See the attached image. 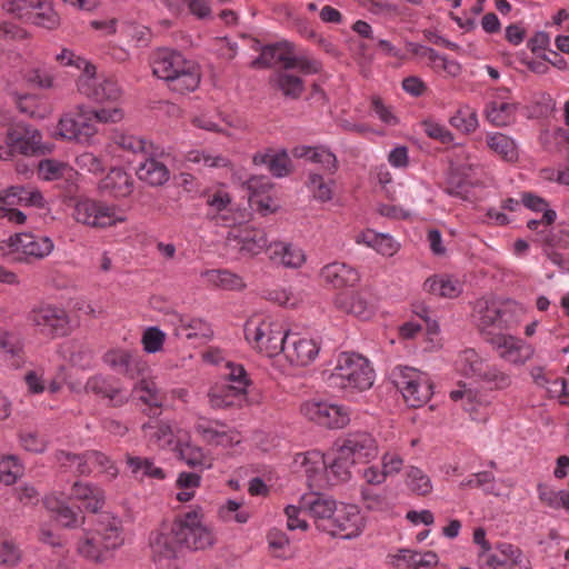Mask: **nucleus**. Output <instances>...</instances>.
<instances>
[{"instance_id": "obj_55", "label": "nucleus", "mask_w": 569, "mask_h": 569, "mask_svg": "<svg viewBox=\"0 0 569 569\" xmlns=\"http://www.w3.org/2000/svg\"><path fill=\"white\" fill-rule=\"evenodd\" d=\"M201 477L198 472H180L176 485L180 489L177 499L181 502L190 501L194 496V489L200 486Z\"/></svg>"}, {"instance_id": "obj_6", "label": "nucleus", "mask_w": 569, "mask_h": 569, "mask_svg": "<svg viewBox=\"0 0 569 569\" xmlns=\"http://www.w3.org/2000/svg\"><path fill=\"white\" fill-rule=\"evenodd\" d=\"M72 216L77 222L91 228H108L127 220L120 207L89 198L76 203Z\"/></svg>"}, {"instance_id": "obj_43", "label": "nucleus", "mask_w": 569, "mask_h": 569, "mask_svg": "<svg viewBox=\"0 0 569 569\" xmlns=\"http://www.w3.org/2000/svg\"><path fill=\"white\" fill-rule=\"evenodd\" d=\"M306 186L313 199L320 202H328L333 198V186L332 179H326L322 174L310 171Z\"/></svg>"}, {"instance_id": "obj_47", "label": "nucleus", "mask_w": 569, "mask_h": 569, "mask_svg": "<svg viewBox=\"0 0 569 569\" xmlns=\"http://www.w3.org/2000/svg\"><path fill=\"white\" fill-rule=\"evenodd\" d=\"M522 204L531 211L542 212L541 221L546 226L552 224L557 219V212L549 208V203L546 199L532 193L523 192L521 194Z\"/></svg>"}, {"instance_id": "obj_19", "label": "nucleus", "mask_w": 569, "mask_h": 569, "mask_svg": "<svg viewBox=\"0 0 569 569\" xmlns=\"http://www.w3.org/2000/svg\"><path fill=\"white\" fill-rule=\"evenodd\" d=\"M9 247L11 252L19 254L21 258L42 259L52 252L53 241L46 236L23 232L10 237Z\"/></svg>"}, {"instance_id": "obj_41", "label": "nucleus", "mask_w": 569, "mask_h": 569, "mask_svg": "<svg viewBox=\"0 0 569 569\" xmlns=\"http://www.w3.org/2000/svg\"><path fill=\"white\" fill-rule=\"evenodd\" d=\"M271 83L290 99H298L305 90L302 79L288 72L287 69L278 72L271 79Z\"/></svg>"}, {"instance_id": "obj_39", "label": "nucleus", "mask_w": 569, "mask_h": 569, "mask_svg": "<svg viewBox=\"0 0 569 569\" xmlns=\"http://www.w3.org/2000/svg\"><path fill=\"white\" fill-rule=\"evenodd\" d=\"M487 144L496 154L505 161L516 162L519 158V151L516 142L508 136L495 132L487 137Z\"/></svg>"}, {"instance_id": "obj_1", "label": "nucleus", "mask_w": 569, "mask_h": 569, "mask_svg": "<svg viewBox=\"0 0 569 569\" xmlns=\"http://www.w3.org/2000/svg\"><path fill=\"white\" fill-rule=\"evenodd\" d=\"M213 543L211 529L203 525L202 515L196 510L178 517L170 526H161L149 537L152 560L160 567L174 559L180 548L203 550Z\"/></svg>"}, {"instance_id": "obj_35", "label": "nucleus", "mask_w": 569, "mask_h": 569, "mask_svg": "<svg viewBox=\"0 0 569 569\" xmlns=\"http://www.w3.org/2000/svg\"><path fill=\"white\" fill-rule=\"evenodd\" d=\"M356 463L348 458L343 457L342 451L337 448L333 457L327 456V475L328 480L333 485L347 482L351 479V467Z\"/></svg>"}, {"instance_id": "obj_4", "label": "nucleus", "mask_w": 569, "mask_h": 569, "mask_svg": "<svg viewBox=\"0 0 569 569\" xmlns=\"http://www.w3.org/2000/svg\"><path fill=\"white\" fill-rule=\"evenodd\" d=\"M375 371L369 361L357 353H341L333 372L329 377V386L341 390L363 391L373 385Z\"/></svg>"}, {"instance_id": "obj_60", "label": "nucleus", "mask_w": 569, "mask_h": 569, "mask_svg": "<svg viewBox=\"0 0 569 569\" xmlns=\"http://www.w3.org/2000/svg\"><path fill=\"white\" fill-rule=\"evenodd\" d=\"M407 485L413 492H416L419 496H426L432 489L429 477L426 473H423L422 470L416 467H411L408 470Z\"/></svg>"}, {"instance_id": "obj_28", "label": "nucleus", "mask_w": 569, "mask_h": 569, "mask_svg": "<svg viewBox=\"0 0 569 569\" xmlns=\"http://www.w3.org/2000/svg\"><path fill=\"white\" fill-rule=\"evenodd\" d=\"M99 188L102 192L110 194L113 198H127L134 188V182L131 176L121 168H113L100 181Z\"/></svg>"}, {"instance_id": "obj_29", "label": "nucleus", "mask_w": 569, "mask_h": 569, "mask_svg": "<svg viewBox=\"0 0 569 569\" xmlns=\"http://www.w3.org/2000/svg\"><path fill=\"white\" fill-rule=\"evenodd\" d=\"M293 46L291 42L282 41L262 48L260 56L252 61V67H271L282 62L284 69H290V54Z\"/></svg>"}, {"instance_id": "obj_56", "label": "nucleus", "mask_w": 569, "mask_h": 569, "mask_svg": "<svg viewBox=\"0 0 569 569\" xmlns=\"http://www.w3.org/2000/svg\"><path fill=\"white\" fill-rule=\"evenodd\" d=\"M56 61L62 67H74L81 76H87L93 70V64L87 59L76 54L72 50L63 48L56 57Z\"/></svg>"}, {"instance_id": "obj_48", "label": "nucleus", "mask_w": 569, "mask_h": 569, "mask_svg": "<svg viewBox=\"0 0 569 569\" xmlns=\"http://www.w3.org/2000/svg\"><path fill=\"white\" fill-rule=\"evenodd\" d=\"M179 457L189 467L198 468L200 471L211 468L212 466V459L207 456L201 448L189 443L180 446Z\"/></svg>"}, {"instance_id": "obj_25", "label": "nucleus", "mask_w": 569, "mask_h": 569, "mask_svg": "<svg viewBox=\"0 0 569 569\" xmlns=\"http://www.w3.org/2000/svg\"><path fill=\"white\" fill-rule=\"evenodd\" d=\"M508 98L509 90L499 89L495 99L486 108L487 119L497 127L507 126L513 120L517 106L508 101Z\"/></svg>"}, {"instance_id": "obj_14", "label": "nucleus", "mask_w": 569, "mask_h": 569, "mask_svg": "<svg viewBox=\"0 0 569 569\" xmlns=\"http://www.w3.org/2000/svg\"><path fill=\"white\" fill-rule=\"evenodd\" d=\"M96 72L93 67L92 72L78 78V91L96 102H117L122 96L119 84L110 78L97 77Z\"/></svg>"}, {"instance_id": "obj_11", "label": "nucleus", "mask_w": 569, "mask_h": 569, "mask_svg": "<svg viewBox=\"0 0 569 569\" xmlns=\"http://www.w3.org/2000/svg\"><path fill=\"white\" fill-rule=\"evenodd\" d=\"M363 528L365 519L358 508L353 505H342L337 508L332 519L322 526V531L332 537L353 539L362 532Z\"/></svg>"}, {"instance_id": "obj_40", "label": "nucleus", "mask_w": 569, "mask_h": 569, "mask_svg": "<svg viewBox=\"0 0 569 569\" xmlns=\"http://www.w3.org/2000/svg\"><path fill=\"white\" fill-rule=\"evenodd\" d=\"M176 318L180 323V327L176 331L177 336L183 335L187 339H209L213 335L210 325L201 319H189L181 315H176Z\"/></svg>"}, {"instance_id": "obj_2", "label": "nucleus", "mask_w": 569, "mask_h": 569, "mask_svg": "<svg viewBox=\"0 0 569 569\" xmlns=\"http://www.w3.org/2000/svg\"><path fill=\"white\" fill-rule=\"evenodd\" d=\"M523 315L517 301L497 296L477 299L472 307V321L482 338L513 327Z\"/></svg>"}, {"instance_id": "obj_37", "label": "nucleus", "mask_w": 569, "mask_h": 569, "mask_svg": "<svg viewBox=\"0 0 569 569\" xmlns=\"http://www.w3.org/2000/svg\"><path fill=\"white\" fill-rule=\"evenodd\" d=\"M296 462L300 463L302 471L310 481H316L327 470V456L318 450L299 453Z\"/></svg>"}, {"instance_id": "obj_30", "label": "nucleus", "mask_w": 569, "mask_h": 569, "mask_svg": "<svg viewBox=\"0 0 569 569\" xmlns=\"http://www.w3.org/2000/svg\"><path fill=\"white\" fill-rule=\"evenodd\" d=\"M137 176L139 180L147 184L158 187L169 180L170 172L164 163L153 157H149L138 166Z\"/></svg>"}, {"instance_id": "obj_36", "label": "nucleus", "mask_w": 569, "mask_h": 569, "mask_svg": "<svg viewBox=\"0 0 569 569\" xmlns=\"http://www.w3.org/2000/svg\"><path fill=\"white\" fill-rule=\"evenodd\" d=\"M271 259L286 268L298 269L306 262V253L298 246L278 243L272 248Z\"/></svg>"}, {"instance_id": "obj_52", "label": "nucleus", "mask_w": 569, "mask_h": 569, "mask_svg": "<svg viewBox=\"0 0 569 569\" xmlns=\"http://www.w3.org/2000/svg\"><path fill=\"white\" fill-rule=\"evenodd\" d=\"M134 391L141 392L139 399L149 407L159 409L162 406L164 397L152 380L142 378L134 386Z\"/></svg>"}, {"instance_id": "obj_10", "label": "nucleus", "mask_w": 569, "mask_h": 569, "mask_svg": "<svg viewBox=\"0 0 569 569\" xmlns=\"http://www.w3.org/2000/svg\"><path fill=\"white\" fill-rule=\"evenodd\" d=\"M482 339L497 351L499 358L512 365H523L533 356V348L530 345L503 331H497Z\"/></svg>"}, {"instance_id": "obj_32", "label": "nucleus", "mask_w": 569, "mask_h": 569, "mask_svg": "<svg viewBox=\"0 0 569 569\" xmlns=\"http://www.w3.org/2000/svg\"><path fill=\"white\" fill-rule=\"evenodd\" d=\"M0 353L10 366L19 368L23 362L24 351L20 337L0 329Z\"/></svg>"}, {"instance_id": "obj_42", "label": "nucleus", "mask_w": 569, "mask_h": 569, "mask_svg": "<svg viewBox=\"0 0 569 569\" xmlns=\"http://www.w3.org/2000/svg\"><path fill=\"white\" fill-rule=\"evenodd\" d=\"M487 365L488 362L475 349H466L459 355L458 367L465 377L478 380Z\"/></svg>"}, {"instance_id": "obj_9", "label": "nucleus", "mask_w": 569, "mask_h": 569, "mask_svg": "<svg viewBox=\"0 0 569 569\" xmlns=\"http://www.w3.org/2000/svg\"><path fill=\"white\" fill-rule=\"evenodd\" d=\"M96 133L91 110L82 106L64 113L58 123V134L64 139L88 142Z\"/></svg>"}, {"instance_id": "obj_26", "label": "nucleus", "mask_w": 569, "mask_h": 569, "mask_svg": "<svg viewBox=\"0 0 569 569\" xmlns=\"http://www.w3.org/2000/svg\"><path fill=\"white\" fill-rule=\"evenodd\" d=\"M292 154L298 159H306L309 162L319 164L321 170L327 174H335L338 170L337 157L322 146H298L293 148Z\"/></svg>"}, {"instance_id": "obj_38", "label": "nucleus", "mask_w": 569, "mask_h": 569, "mask_svg": "<svg viewBox=\"0 0 569 569\" xmlns=\"http://www.w3.org/2000/svg\"><path fill=\"white\" fill-rule=\"evenodd\" d=\"M260 295L274 305L289 308L297 307L302 301L301 291H295L292 287H263Z\"/></svg>"}, {"instance_id": "obj_20", "label": "nucleus", "mask_w": 569, "mask_h": 569, "mask_svg": "<svg viewBox=\"0 0 569 569\" xmlns=\"http://www.w3.org/2000/svg\"><path fill=\"white\" fill-rule=\"evenodd\" d=\"M301 508L315 519L317 528L322 531V526L332 519L338 507L331 497L311 492L301 497Z\"/></svg>"}, {"instance_id": "obj_34", "label": "nucleus", "mask_w": 569, "mask_h": 569, "mask_svg": "<svg viewBox=\"0 0 569 569\" xmlns=\"http://www.w3.org/2000/svg\"><path fill=\"white\" fill-rule=\"evenodd\" d=\"M71 497L82 501L83 507L91 512H98L104 503V496L100 488L80 481L72 485Z\"/></svg>"}, {"instance_id": "obj_12", "label": "nucleus", "mask_w": 569, "mask_h": 569, "mask_svg": "<svg viewBox=\"0 0 569 569\" xmlns=\"http://www.w3.org/2000/svg\"><path fill=\"white\" fill-rule=\"evenodd\" d=\"M301 411L309 420L331 429L343 428L350 422V410L336 403L311 400L303 403Z\"/></svg>"}, {"instance_id": "obj_64", "label": "nucleus", "mask_w": 569, "mask_h": 569, "mask_svg": "<svg viewBox=\"0 0 569 569\" xmlns=\"http://www.w3.org/2000/svg\"><path fill=\"white\" fill-rule=\"evenodd\" d=\"M38 168L43 180L52 181L63 177L67 164L58 160L44 159L39 162Z\"/></svg>"}, {"instance_id": "obj_44", "label": "nucleus", "mask_w": 569, "mask_h": 569, "mask_svg": "<svg viewBox=\"0 0 569 569\" xmlns=\"http://www.w3.org/2000/svg\"><path fill=\"white\" fill-rule=\"evenodd\" d=\"M472 166L451 168L447 177L446 192L455 197H463L470 186Z\"/></svg>"}, {"instance_id": "obj_59", "label": "nucleus", "mask_w": 569, "mask_h": 569, "mask_svg": "<svg viewBox=\"0 0 569 569\" xmlns=\"http://www.w3.org/2000/svg\"><path fill=\"white\" fill-rule=\"evenodd\" d=\"M78 551L83 557L94 560L102 561L104 553L107 552L101 543V539L94 533L86 537L78 546Z\"/></svg>"}, {"instance_id": "obj_45", "label": "nucleus", "mask_w": 569, "mask_h": 569, "mask_svg": "<svg viewBox=\"0 0 569 569\" xmlns=\"http://www.w3.org/2000/svg\"><path fill=\"white\" fill-rule=\"evenodd\" d=\"M32 10H37V12L34 14L31 13L29 19H32L36 26L48 30H54L60 26V16L51 2L37 0Z\"/></svg>"}, {"instance_id": "obj_46", "label": "nucleus", "mask_w": 569, "mask_h": 569, "mask_svg": "<svg viewBox=\"0 0 569 569\" xmlns=\"http://www.w3.org/2000/svg\"><path fill=\"white\" fill-rule=\"evenodd\" d=\"M96 535L101 539L106 551L118 548L123 541L120 535V521L116 518H107L106 521H101Z\"/></svg>"}, {"instance_id": "obj_16", "label": "nucleus", "mask_w": 569, "mask_h": 569, "mask_svg": "<svg viewBox=\"0 0 569 569\" xmlns=\"http://www.w3.org/2000/svg\"><path fill=\"white\" fill-rule=\"evenodd\" d=\"M41 133L36 128L24 123H17L7 134V144L9 147V151H6L7 157L1 153L0 158H8L14 152L24 156L44 153L46 149L41 144Z\"/></svg>"}, {"instance_id": "obj_24", "label": "nucleus", "mask_w": 569, "mask_h": 569, "mask_svg": "<svg viewBox=\"0 0 569 569\" xmlns=\"http://www.w3.org/2000/svg\"><path fill=\"white\" fill-rule=\"evenodd\" d=\"M226 425L218 420H208L206 418H199L194 425V430L202 439L216 446H228L238 443L236 433L232 430H226Z\"/></svg>"}, {"instance_id": "obj_21", "label": "nucleus", "mask_w": 569, "mask_h": 569, "mask_svg": "<svg viewBox=\"0 0 569 569\" xmlns=\"http://www.w3.org/2000/svg\"><path fill=\"white\" fill-rule=\"evenodd\" d=\"M84 389L87 392H91L102 399H108L112 407H121L129 400L120 385L113 378L103 375L90 377L86 382Z\"/></svg>"}, {"instance_id": "obj_54", "label": "nucleus", "mask_w": 569, "mask_h": 569, "mask_svg": "<svg viewBox=\"0 0 569 569\" xmlns=\"http://www.w3.org/2000/svg\"><path fill=\"white\" fill-rule=\"evenodd\" d=\"M242 230V249L247 250L249 254H258L267 247L268 240L263 230L249 227Z\"/></svg>"}, {"instance_id": "obj_62", "label": "nucleus", "mask_w": 569, "mask_h": 569, "mask_svg": "<svg viewBox=\"0 0 569 569\" xmlns=\"http://www.w3.org/2000/svg\"><path fill=\"white\" fill-rule=\"evenodd\" d=\"M22 472V466L13 456L4 458L0 462V481L6 486L13 485Z\"/></svg>"}, {"instance_id": "obj_15", "label": "nucleus", "mask_w": 569, "mask_h": 569, "mask_svg": "<svg viewBox=\"0 0 569 569\" xmlns=\"http://www.w3.org/2000/svg\"><path fill=\"white\" fill-rule=\"evenodd\" d=\"M29 320L47 336L64 337L70 332V319L67 311L56 306L47 305L33 309L29 315Z\"/></svg>"}, {"instance_id": "obj_33", "label": "nucleus", "mask_w": 569, "mask_h": 569, "mask_svg": "<svg viewBox=\"0 0 569 569\" xmlns=\"http://www.w3.org/2000/svg\"><path fill=\"white\" fill-rule=\"evenodd\" d=\"M252 160L256 166H267L269 171L277 178L286 177L291 171V160L284 150L257 153Z\"/></svg>"}, {"instance_id": "obj_17", "label": "nucleus", "mask_w": 569, "mask_h": 569, "mask_svg": "<svg viewBox=\"0 0 569 569\" xmlns=\"http://www.w3.org/2000/svg\"><path fill=\"white\" fill-rule=\"evenodd\" d=\"M336 446L342 455L350 458L355 463H366L378 455V446L375 438L366 431L349 432L337 440Z\"/></svg>"}, {"instance_id": "obj_7", "label": "nucleus", "mask_w": 569, "mask_h": 569, "mask_svg": "<svg viewBox=\"0 0 569 569\" xmlns=\"http://www.w3.org/2000/svg\"><path fill=\"white\" fill-rule=\"evenodd\" d=\"M44 208L46 200L41 191L30 186H12L0 196V218L14 224H22L27 216L16 207Z\"/></svg>"}, {"instance_id": "obj_31", "label": "nucleus", "mask_w": 569, "mask_h": 569, "mask_svg": "<svg viewBox=\"0 0 569 569\" xmlns=\"http://www.w3.org/2000/svg\"><path fill=\"white\" fill-rule=\"evenodd\" d=\"M320 278L331 284H356L360 281L359 272L343 262H332L321 269Z\"/></svg>"}, {"instance_id": "obj_50", "label": "nucleus", "mask_w": 569, "mask_h": 569, "mask_svg": "<svg viewBox=\"0 0 569 569\" xmlns=\"http://www.w3.org/2000/svg\"><path fill=\"white\" fill-rule=\"evenodd\" d=\"M450 124L463 133L473 132L478 126L477 111L469 107H460L449 120Z\"/></svg>"}, {"instance_id": "obj_53", "label": "nucleus", "mask_w": 569, "mask_h": 569, "mask_svg": "<svg viewBox=\"0 0 569 569\" xmlns=\"http://www.w3.org/2000/svg\"><path fill=\"white\" fill-rule=\"evenodd\" d=\"M112 142L124 151L140 153L147 151V141L138 136L121 130H114L111 137Z\"/></svg>"}, {"instance_id": "obj_8", "label": "nucleus", "mask_w": 569, "mask_h": 569, "mask_svg": "<svg viewBox=\"0 0 569 569\" xmlns=\"http://www.w3.org/2000/svg\"><path fill=\"white\" fill-rule=\"evenodd\" d=\"M393 382L401 391L405 401L412 408L422 407L432 396V383L428 377L413 368H397L393 371Z\"/></svg>"}, {"instance_id": "obj_57", "label": "nucleus", "mask_w": 569, "mask_h": 569, "mask_svg": "<svg viewBox=\"0 0 569 569\" xmlns=\"http://www.w3.org/2000/svg\"><path fill=\"white\" fill-rule=\"evenodd\" d=\"M127 462L134 475L141 473L143 477L146 476L159 480H162L166 477L164 471L161 468L156 467L153 462L147 458L129 457Z\"/></svg>"}, {"instance_id": "obj_51", "label": "nucleus", "mask_w": 569, "mask_h": 569, "mask_svg": "<svg viewBox=\"0 0 569 569\" xmlns=\"http://www.w3.org/2000/svg\"><path fill=\"white\" fill-rule=\"evenodd\" d=\"M489 387L490 390H503L511 385V377L495 365L488 363L478 379Z\"/></svg>"}, {"instance_id": "obj_23", "label": "nucleus", "mask_w": 569, "mask_h": 569, "mask_svg": "<svg viewBox=\"0 0 569 569\" xmlns=\"http://www.w3.org/2000/svg\"><path fill=\"white\" fill-rule=\"evenodd\" d=\"M246 395L242 387L230 386L227 382L216 383L208 392L211 408L221 410L241 408L247 400Z\"/></svg>"}, {"instance_id": "obj_49", "label": "nucleus", "mask_w": 569, "mask_h": 569, "mask_svg": "<svg viewBox=\"0 0 569 569\" xmlns=\"http://www.w3.org/2000/svg\"><path fill=\"white\" fill-rule=\"evenodd\" d=\"M187 160L211 169L228 168L231 164L230 160L222 154L198 149L190 151L187 156Z\"/></svg>"}, {"instance_id": "obj_18", "label": "nucleus", "mask_w": 569, "mask_h": 569, "mask_svg": "<svg viewBox=\"0 0 569 569\" xmlns=\"http://www.w3.org/2000/svg\"><path fill=\"white\" fill-rule=\"evenodd\" d=\"M102 360L114 372L129 379L143 376L148 369L137 352L127 349H111L103 355Z\"/></svg>"}, {"instance_id": "obj_63", "label": "nucleus", "mask_w": 569, "mask_h": 569, "mask_svg": "<svg viewBox=\"0 0 569 569\" xmlns=\"http://www.w3.org/2000/svg\"><path fill=\"white\" fill-rule=\"evenodd\" d=\"M37 0H3L1 7L8 14L18 19H29Z\"/></svg>"}, {"instance_id": "obj_3", "label": "nucleus", "mask_w": 569, "mask_h": 569, "mask_svg": "<svg viewBox=\"0 0 569 569\" xmlns=\"http://www.w3.org/2000/svg\"><path fill=\"white\" fill-rule=\"evenodd\" d=\"M153 74L164 80L170 90L184 94L194 91L200 83L197 64L179 51L162 48L154 51L151 61Z\"/></svg>"}, {"instance_id": "obj_13", "label": "nucleus", "mask_w": 569, "mask_h": 569, "mask_svg": "<svg viewBox=\"0 0 569 569\" xmlns=\"http://www.w3.org/2000/svg\"><path fill=\"white\" fill-rule=\"evenodd\" d=\"M480 569H530V561L525 557L522 550L511 543H499L496 551L478 553Z\"/></svg>"}, {"instance_id": "obj_5", "label": "nucleus", "mask_w": 569, "mask_h": 569, "mask_svg": "<svg viewBox=\"0 0 569 569\" xmlns=\"http://www.w3.org/2000/svg\"><path fill=\"white\" fill-rule=\"evenodd\" d=\"M290 333L270 319L251 317L244 323V338L250 345L268 357L286 353Z\"/></svg>"}, {"instance_id": "obj_22", "label": "nucleus", "mask_w": 569, "mask_h": 569, "mask_svg": "<svg viewBox=\"0 0 569 569\" xmlns=\"http://www.w3.org/2000/svg\"><path fill=\"white\" fill-rule=\"evenodd\" d=\"M287 343L284 356L291 365L296 366H308L318 357L320 351V345L317 340L300 337L297 333H292Z\"/></svg>"}, {"instance_id": "obj_27", "label": "nucleus", "mask_w": 569, "mask_h": 569, "mask_svg": "<svg viewBox=\"0 0 569 569\" xmlns=\"http://www.w3.org/2000/svg\"><path fill=\"white\" fill-rule=\"evenodd\" d=\"M338 309L356 317L367 319L371 315V306L362 291L345 288L335 298Z\"/></svg>"}, {"instance_id": "obj_61", "label": "nucleus", "mask_w": 569, "mask_h": 569, "mask_svg": "<svg viewBox=\"0 0 569 569\" xmlns=\"http://www.w3.org/2000/svg\"><path fill=\"white\" fill-rule=\"evenodd\" d=\"M144 431H150V440L157 443L159 447L164 448L172 443L174 435L172 428L167 422H158L156 426L143 425Z\"/></svg>"}, {"instance_id": "obj_58", "label": "nucleus", "mask_w": 569, "mask_h": 569, "mask_svg": "<svg viewBox=\"0 0 569 569\" xmlns=\"http://www.w3.org/2000/svg\"><path fill=\"white\" fill-rule=\"evenodd\" d=\"M450 399L453 401H463V408L467 411L476 410V406L482 403L480 391L467 388L466 383H459V388L450 392Z\"/></svg>"}]
</instances>
